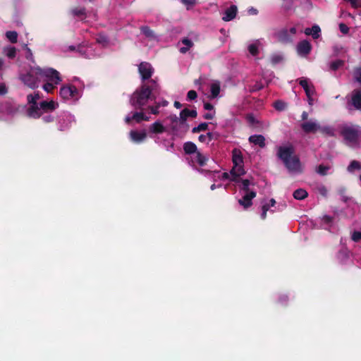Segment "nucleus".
<instances>
[{"mask_svg":"<svg viewBox=\"0 0 361 361\" xmlns=\"http://www.w3.org/2000/svg\"><path fill=\"white\" fill-rule=\"evenodd\" d=\"M159 92V86L154 80L143 83L132 94L130 103L135 109L142 111L149 100H155Z\"/></svg>","mask_w":361,"mask_h":361,"instance_id":"1","label":"nucleus"},{"mask_svg":"<svg viewBox=\"0 0 361 361\" xmlns=\"http://www.w3.org/2000/svg\"><path fill=\"white\" fill-rule=\"evenodd\" d=\"M293 146H280L278 147L277 156L283 161L289 171L301 172V163L298 156L294 155Z\"/></svg>","mask_w":361,"mask_h":361,"instance_id":"2","label":"nucleus"},{"mask_svg":"<svg viewBox=\"0 0 361 361\" xmlns=\"http://www.w3.org/2000/svg\"><path fill=\"white\" fill-rule=\"evenodd\" d=\"M232 161L233 166L230 171L231 175V180L234 182H238L240 180L238 178L245 173V171L243 168V154L240 149L235 148L233 149Z\"/></svg>","mask_w":361,"mask_h":361,"instance_id":"3","label":"nucleus"},{"mask_svg":"<svg viewBox=\"0 0 361 361\" xmlns=\"http://www.w3.org/2000/svg\"><path fill=\"white\" fill-rule=\"evenodd\" d=\"M39 66L31 67L25 73L20 75V80L27 87L35 90L39 87L41 77L39 76Z\"/></svg>","mask_w":361,"mask_h":361,"instance_id":"4","label":"nucleus"},{"mask_svg":"<svg viewBox=\"0 0 361 361\" xmlns=\"http://www.w3.org/2000/svg\"><path fill=\"white\" fill-rule=\"evenodd\" d=\"M39 71L41 79L46 78L55 85H58L61 81L59 72L52 68H41L39 67Z\"/></svg>","mask_w":361,"mask_h":361,"instance_id":"5","label":"nucleus"},{"mask_svg":"<svg viewBox=\"0 0 361 361\" xmlns=\"http://www.w3.org/2000/svg\"><path fill=\"white\" fill-rule=\"evenodd\" d=\"M358 133L357 129L350 126H343L341 130V135L343 138L351 143H355L358 141Z\"/></svg>","mask_w":361,"mask_h":361,"instance_id":"6","label":"nucleus"},{"mask_svg":"<svg viewBox=\"0 0 361 361\" xmlns=\"http://www.w3.org/2000/svg\"><path fill=\"white\" fill-rule=\"evenodd\" d=\"M138 71L140 74L142 80L145 81L152 77L154 69L149 63L144 61L139 64Z\"/></svg>","mask_w":361,"mask_h":361,"instance_id":"7","label":"nucleus"},{"mask_svg":"<svg viewBox=\"0 0 361 361\" xmlns=\"http://www.w3.org/2000/svg\"><path fill=\"white\" fill-rule=\"evenodd\" d=\"M78 94V89L72 85L63 86L60 89V95L64 99L74 98L77 97Z\"/></svg>","mask_w":361,"mask_h":361,"instance_id":"8","label":"nucleus"},{"mask_svg":"<svg viewBox=\"0 0 361 361\" xmlns=\"http://www.w3.org/2000/svg\"><path fill=\"white\" fill-rule=\"evenodd\" d=\"M257 192L255 191L245 192L243 197L238 200V203L243 206L244 209H248L252 206V199L255 198Z\"/></svg>","mask_w":361,"mask_h":361,"instance_id":"9","label":"nucleus"},{"mask_svg":"<svg viewBox=\"0 0 361 361\" xmlns=\"http://www.w3.org/2000/svg\"><path fill=\"white\" fill-rule=\"evenodd\" d=\"M299 85L303 88L305 94L308 99L315 93V89L312 83H310L307 78H302L299 79Z\"/></svg>","mask_w":361,"mask_h":361,"instance_id":"10","label":"nucleus"},{"mask_svg":"<svg viewBox=\"0 0 361 361\" xmlns=\"http://www.w3.org/2000/svg\"><path fill=\"white\" fill-rule=\"evenodd\" d=\"M300 127L302 130L307 134L314 133L318 131V129L319 128V124L314 121H309L302 123Z\"/></svg>","mask_w":361,"mask_h":361,"instance_id":"11","label":"nucleus"},{"mask_svg":"<svg viewBox=\"0 0 361 361\" xmlns=\"http://www.w3.org/2000/svg\"><path fill=\"white\" fill-rule=\"evenodd\" d=\"M311 49L312 46L307 40L300 42L297 46V51L300 55L306 56L310 54Z\"/></svg>","mask_w":361,"mask_h":361,"instance_id":"12","label":"nucleus"},{"mask_svg":"<svg viewBox=\"0 0 361 361\" xmlns=\"http://www.w3.org/2000/svg\"><path fill=\"white\" fill-rule=\"evenodd\" d=\"M276 37L279 42L288 44L293 42V38L287 29H282L276 33Z\"/></svg>","mask_w":361,"mask_h":361,"instance_id":"13","label":"nucleus"},{"mask_svg":"<svg viewBox=\"0 0 361 361\" xmlns=\"http://www.w3.org/2000/svg\"><path fill=\"white\" fill-rule=\"evenodd\" d=\"M197 112L195 109H188L185 108L180 113V123L184 124L188 117L196 118Z\"/></svg>","mask_w":361,"mask_h":361,"instance_id":"14","label":"nucleus"},{"mask_svg":"<svg viewBox=\"0 0 361 361\" xmlns=\"http://www.w3.org/2000/svg\"><path fill=\"white\" fill-rule=\"evenodd\" d=\"M237 11V6L235 5H231L225 11L224 16L222 17V20L225 22H228L233 20L236 16Z\"/></svg>","mask_w":361,"mask_h":361,"instance_id":"15","label":"nucleus"},{"mask_svg":"<svg viewBox=\"0 0 361 361\" xmlns=\"http://www.w3.org/2000/svg\"><path fill=\"white\" fill-rule=\"evenodd\" d=\"M147 137V133L145 130L139 132L137 130H131L130 132V140L135 143L142 142Z\"/></svg>","mask_w":361,"mask_h":361,"instance_id":"16","label":"nucleus"},{"mask_svg":"<svg viewBox=\"0 0 361 361\" xmlns=\"http://www.w3.org/2000/svg\"><path fill=\"white\" fill-rule=\"evenodd\" d=\"M26 114L29 118L35 119H37L42 116L41 109L38 104L30 106L27 109Z\"/></svg>","mask_w":361,"mask_h":361,"instance_id":"17","label":"nucleus"},{"mask_svg":"<svg viewBox=\"0 0 361 361\" xmlns=\"http://www.w3.org/2000/svg\"><path fill=\"white\" fill-rule=\"evenodd\" d=\"M248 140L250 143L258 145L261 148H264L266 145L265 137L262 135H253L249 137Z\"/></svg>","mask_w":361,"mask_h":361,"instance_id":"18","label":"nucleus"},{"mask_svg":"<svg viewBox=\"0 0 361 361\" xmlns=\"http://www.w3.org/2000/svg\"><path fill=\"white\" fill-rule=\"evenodd\" d=\"M149 131L154 134H161L166 131V128L158 121L149 126Z\"/></svg>","mask_w":361,"mask_h":361,"instance_id":"19","label":"nucleus"},{"mask_svg":"<svg viewBox=\"0 0 361 361\" xmlns=\"http://www.w3.org/2000/svg\"><path fill=\"white\" fill-rule=\"evenodd\" d=\"M39 106L41 110L47 112L50 111H54L56 108L58 104H56L54 101H43L39 103Z\"/></svg>","mask_w":361,"mask_h":361,"instance_id":"20","label":"nucleus"},{"mask_svg":"<svg viewBox=\"0 0 361 361\" xmlns=\"http://www.w3.org/2000/svg\"><path fill=\"white\" fill-rule=\"evenodd\" d=\"M183 150L186 154H196L197 151V147L196 145L192 142H186L183 145Z\"/></svg>","mask_w":361,"mask_h":361,"instance_id":"21","label":"nucleus"},{"mask_svg":"<svg viewBox=\"0 0 361 361\" xmlns=\"http://www.w3.org/2000/svg\"><path fill=\"white\" fill-rule=\"evenodd\" d=\"M352 104L356 109H361V92L357 90L352 96Z\"/></svg>","mask_w":361,"mask_h":361,"instance_id":"22","label":"nucleus"},{"mask_svg":"<svg viewBox=\"0 0 361 361\" xmlns=\"http://www.w3.org/2000/svg\"><path fill=\"white\" fill-rule=\"evenodd\" d=\"M181 43L183 44L184 45H185V47H183L180 49V52L181 54H185L187 53L189 49L193 47L194 45V43L192 42V41L190 39H188V37H184L181 39Z\"/></svg>","mask_w":361,"mask_h":361,"instance_id":"23","label":"nucleus"},{"mask_svg":"<svg viewBox=\"0 0 361 361\" xmlns=\"http://www.w3.org/2000/svg\"><path fill=\"white\" fill-rule=\"evenodd\" d=\"M195 160L200 166H204L207 164V162L209 161V158L207 156L202 154L200 152H197L195 154Z\"/></svg>","mask_w":361,"mask_h":361,"instance_id":"24","label":"nucleus"},{"mask_svg":"<svg viewBox=\"0 0 361 361\" xmlns=\"http://www.w3.org/2000/svg\"><path fill=\"white\" fill-rule=\"evenodd\" d=\"M293 195L295 199L302 200L307 197L308 193L305 190L299 188L294 191Z\"/></svg>","mask_w":361,"mask_h":361,"instance_id":"25","label":"nucleus"},{"mask_svg":"<svg viewBox=\"0 0 361 361\" xmlns=\"http://www.w3.org/2000/svg\"><path fill=\"white\" fill-rule=\"evenodd\" d=\"M211 91V99H214L218 97L220 93V85L219 83L214 82L211 85L210 87Z\"/></svg>","mask_w":361,"mask_h":361,"instance_id":"26","label":"nucleus"},{"mask_svg":"<svg viewBox=\"0 0 361 361\" xmlns=\"http://www.w3.org/2000/svg\"><path fill=\"white\" fill-rule=\"evenodd\" d=\"M361 169V163L357 160H353L347 167L349 173H353L355 170Z\"/></svg>","mask_w":361,"mask_h":361,"instance_id":"27","label":"nucleus"},{"mask_svg":"<svg viewBox=\"0 0 361 361\" xmlns=\"http://www.w3.org/2000/svg\"><path fill=\"white\" fill-rule=\"evenodd\" d=\"M132 118H134V121H135L137 123H140L142 121L149 120V118L144 114L142 111L135 112L132 116Z\"/></svg>","mask_w":361,"mask_h":361,"instance_id":"28","label":"nucleus"},{"mask_svg":"<svg viewBox=\"0 0 361 361\" xmlns=\"http://www.w3.org/2000/svg\"><path fill=\"white\" fill-rule=\"evenodd\" d=\"M353 77L354 81L361 84V66H355L353 71Z\"/></svg>","mask_w":361,"mask_h":361,"instance_id":"29","label":"nucleus"},{"mask_svg":"<svg viewBox=\"0 0 361 361\" xmlns=\"http://www.w3.org/2000/svg\"><path fill=\"white\" fill-rule=\"evenodd\" d=\"M345 64V61L343 60H341V59H338V60H336L334 61H332L331 63H330V69L331 71H337L338 68H341L342 66H343Z\"/></svg>","mask_w":361,"mask_h":361,"instance_id":"30","label":"nucleus"},{"mask_svg":"<svg viewBox=\"0 0 361 361\" xmlns=\"http://www.w3.org/2000/svg\"><path fill=\"white\" fill-rule=\"evenodd\" d=\"M318 130L324 135H326L329 136L334 135V130L330 126H319V128L318 129Z\"/></svg>","mask_w":361,"mask_h":361,"instance_id":"31","label":"nucleus"},{"mask_svg":"<svg viewBox=\"0 0 361 361\" xmlns=\"http://www.w3.org/2000/svg\"><path fill=\"white\" fill-rule=\"evenodd\" d=\"M6 37L11 43L14 44L18 41V33L16 31H7Z\"/></svg>","mask_w":361,"mask_h":361,"instance_id":"32","label":"nucleus"},{"mask_svg":"<svg viewBox=\"0 0 361 361\" xmlns=\"http://www.w3.org/2000/svg\"><path fill=\"white\" fill-rule=\"evenodd\" d=\"M141 32L143 35H145L147 37L153 38L154 37V31L150 29L148 26H142L140 28Z\"/></svg>","mask_w":361,"mask_h":361,"instance_id":"33","label":"nucleus"},{"mask_svg":"<svg viewBox=\"0 0 361 361\" xmlns=\"http://www.w3.org/2000/svg\"><path fill=\"white\" fill-rule=\"evenodd\" d=\"M71 13L74 16H85V8H74L71 10Z\"/></svg>","mask_w":361,"mask_h":361,"instance_id":"34","label":"nucleus"},{"mask_svg":"<svg viewBox=\"0 0 361 361\" xmlns=\"http://www.w3.org/2000/svg\"><path fill=\"white\" fill-rule=\"evenodd\" d=\"M207 128H208V123H201L197 126L194 127L192 128V132L193 133H200L201 131H204V130H207Z\"/></svg>","mask_w":361,"mask_h":361,"instance_id":"35","label":"nucleus"},{"mask_svg":"<svg viewBox=\"0 0 361 361\" xmlns=\"http://www.w3.org/2000/svg\"><path fill=\"white\" fill-rule=\"evenodd\" d=\"M5 53L8 58L14 59L16 56V49L14 47H10L5 49Z\"/></svg>","mask_w":361,"mask_h":361,"instance_id":"36","label":"nucleus"},{"mask_svg":"<svg viewBox=\"0 0 361 361\" xmlns=\"http://www.w3.org/2000/svg\"><path fill=\"white\" fill-rule=\"evenodd\" d=\"M329 169L330 167L329 166L320 164L317 166L316 171L318 174L324 176L327 174V171Z\"/></svg>","mask_w":361,"mask_h":361,"instance_id":"37","label":"nucleus"},{"mask_svg":"<svg viewBox=\"0 0 361 361\" xmlns=\"http://www.w3.org/2000/svg\"><path fill=\"white\" fill-rule=\"evenodd\" d=\"M240 180L242 183L241 190L244 192H249L252 191L250 189V181L248 179H242Z\"/></svg>","mask_w":361,"mask_h":361,"instance_id":"38","label":"nucleus"},{"mask_svg":"<svg viewBox=\"0 0 361 361\" xmlns=\"http://www.w3.org/2000/svg\"><path fill=\"white\" fill-rule=\"evenodd\" d=\"M274 107L278 111H283L286 108V104L281 100H277L274 103Z\"/></svg>","mask_w":361,"mask_h":361,"instance_id":"39","label":"nucleus"},{"mask_svg":"<svg viewBox=\"0 0 361 361\" xmlns=\"http://www.w3.org/2000/svg\"><path fill=\"white\" fill-rule=\"evenodd\" d=\"M321 32V29L319 25H314L312 27V36L313 39H318L319 37V33Z\"/></svg>","mask_w":361,"mask_h":361,"instance_id":"40","label":"nucleus"},{"mask_svg":"<svg viewBox=\"0 0 361 361\" xmlns=\"http://www.w3.org/2000/svg\"><path fill=\"white\" fill-rule=\"evenodd\" d=\"M248 51L252 56H257L259 53L258 47L256 44H251L248 46Z\"/></svg>","mask_w":361,"mask_h":361,"instance_id":"41","label":"nucleus"},{"mask_svg":"<svg viewBox=\"0 0 361 361\" xmlns=\"http://www.w3.org/2000/svg\"><path fill=\"white\" fill-rule=\"evenodd\" d=\"M42 87L44 91L49 93V92H51L56 88V85H55V84L48 82L45 83Z\"/></svg>","mask_w":361,"mask_h":361,"instance_id":"42","label":"nucleus"},{"mask_svg":"<svg viewBox=\"0 0 361 361\" xmlns=\"http://www.w3.org/2000/svg\"><path fill=\"white\" fill-rule=\"evenodd\" d=\"M159 107H161V104H157V102H155V105L154 106H148L149 109L150 110V112L152 114H154V115L159 114Z\"/></svg>","mask_w":361,"mask_h":361,"instance_id":"43","label":"nucleus"},{"mask_svg":"<svg viewBox=\"0 0 361 361\" xmlns=\"http://www.w3.org/2000/svg\"><path fill=\"white\" fill-rule=\"evenodd\" d=\"M270 206H269V204H264L262 207V212L261 214V219H265L267 218V212L270 209Z\"/></svg>","mask_w":361,"mask_h":361,"instance_id":"44","label":"nucleus"},{"mask_svg":"<svg viewBox=\"0 0 361 361\" xmlns=\"http://www.w3.org/2000/svg\"><path fill=\"white\" fill-rule=\"evenodd\" d=\"M283 60V57L279 54H274L271 57V62L273 65L280 63Z\"/></svg>","mask_w":361,"mask_h":361,"instance_id":"45","label":"nucleus"},{"mask_svg":"<svg viewBox=\"0 0 361 361\" xmlns=\"http://www.w3.org/2000/svg\"><path fill=\"white\" fill-rule=\"evenodd\" d=\"M351 238L354 242L360 241L361 240V232L360 231H354L352 234Z\"/></svg>","mask_w":361,"mask_h":361,"instance_id":"46","label":"nucleus"},{"mask_svg":"<svg viewBox=\"0 0 361 361\" xmlns=\"http://www.w3.org/2000/svg\"><path fill=\"white\" fill-rule=\"evenodd\" d=\"M27 104H30V106H35V105L37 104V101L32 97V94L27 95Z\"/></svg>","mask_w":361,"mask_h":361,"instance_id":"47","label":"nucleus"},{"mask_svg":"<svg viewBox=\"0 0 361 361\" xmlns=\"http://www.w3.org/2000/svg\"><path fill=\"white\" fill-rule=\"evenodd\" d=\"M197 97V94L195 90H190L187 94V98L189 100H194Z\"/></svg>","mask_w":361,"mask_h":361,"instance_id":"48","label":"nucleus"},{"mask_svg":"<svg viewBox=\"0 0 361 361\" xmlns=\"http://www.w3.org/2000/svg\"><path fill=\"white\" fill-rule=\"evenodd\" d=\"M26 50H27V52H26L25 58L27 60H30V61H31L32 62L34 63L35 62L34 57H33V55H32L31 49L26 46Z\"/></svg>","mask_w":361,"mask_h":361,"instance_id":"49","label":"nucleus"},{"mask_svg":"<svg viewBox=\"0 0 361 361\" xmlns=\"http://www.w3.org/2000/svg\"><path fill=\"white\" fill-rule=\"evenodd\" d=\"M339 30L343 34H348L349 32V27L345 23L339 24Z\"/></svg>","mask_w":361,"mask_h":361,"instance_id":"50","label":"nucleus"},{"mask_svg":"<svg viewBox=\"0 0 361 361\" xmlns=\"http://www.w3.org/2000/svg\"><path fill=\"white\" fill-rule=\"evenodd\" d=\"M332 221H333V217H331L329 215H324L322 217V221L327 225H329L330 224H331Z\"/></svg>","mask_w":361,"mask_h":361,"instance_id":"51","label":"nucleus"},{"mask_svg":"<svg viewBox=\"0 0 361 361\" xmlns=\"http://www.w3.org/2000/svg\"><path fill=\"white\" fill-rule=\"evenodd\" d=\"M8 92V89L4 83H0V95H5Z\"/></svg>","mask_w":361,"mask_h":361,"instance_id":"52","label":"nucleus"},{"mask_svg":"<svg viewBox=\"0 0 361 361\" xmlns=\"http://www.w3.org/2000/svg\"><path fill=\"white\" fill-rule=\"evenodd\" d=\"M54 118V116H52L51 115H46V116H42V120L46 123L53 122Z\"/></svg>","mask_w":361,"mask_h":361,"instance_id":"53","label":"nucleus"},{"mask_svg":"<svg viewBox=\"0 0 361 361\" xmlns=\"http://www.w3.org/2000/svg\"><path fill=\"white\" fill-rule=\"evenodd\" d=\"M206 135H207V139L208 140L207 142L216 138V134L214 133H211V132L207 133Z\"/></svg>","mask_w":361,"mask_h":361,"instance_id":"54","label":"nucleus"},{"mask_svg":"<svg viewBox=\"0 0 361 361\" xmlns=\"http://www.w3.org/2000/svg\"><path fill=\"white\" fill-rule=\"evenodd\" d=\"M204 109L205 110L210 111V110H212L214 109V106L211 103H209V102H205L204 104Z\"/></svg>","mask_w":361,"mask_h":361,"instance_id":"55","label":"nucleus"},{"mask_svg":"<svg viewBox=\"0 0 361 361\" xmlns=\"http://www.w3.org/2000/svg\"><path fill=\"white\" fill-rule=\"evenodd\" d=\"M214 113H207L203 116V118L207 120H210L214 117Z\"/></svg>","mask_w":361,"mask_h":361,"instance_id":"56","label":"nucleus"},{"mask_svg":"<svg viewBox=\"0 0 361 361\" xmlns=\"http://www.w3.org/2000/svg\"><path fill=\"white\" fill-rule=\"evenodd\" d=\"M181 1L185 5H193L195 3V0H181Z\"/></svg>","mask_w":361,"mask_h":361,"instance_id":"57","label":"nucleus"},{"mask_svg":"<svg viewBox=\"0 0 361 361\" xmlns=\"http://www.w3.org/2000/svg\"><path fill=\"white\" fill-rule=\"evenodd\" d=\"M169 118L172 123L180 121V118H178L176 115L171 116Z\"/></svg>","mask_w":361,"mask_h":361,"instance_id":"58","label":"nucleus"},{"mask_svg":"<svg viewBox=\"0 0 361 361\" xmlns=\"http://www.w3.org/2000/svg\"><path fill=\"white\" fill-rule=\"evenodd\" d=\"M198 140L201 142H207V135H200L198 137Z\"/></svg>","mask_w":361,"mask_h":361,"instance_id":"59","label":"nucleus"},{"mask_svg":"<svg viewBox=\"0 0 361 361\" xmlns=\"http://www.w3.org/2000/svg\"><path fill=\"white\" fill-rule=\"evenodd\" d=\"M229 178V174L226 172L222 173L221 179L223 180H227Z\"/></svg>","mask_w":361,"mask_h":361,"instance_id":"60","label":"nucleus"},{"mask_svg":"<svg viewBox=\"0 0 361 361\" xmlns=\"http://www.w3.org/2000/svg\"><path fill=\"white\" fill-rule=\"evenodd\" d=\"M32 97L37 102V100H39L41 98L39 92H35L34 94H32Z\"/></svg>","mask_w":361,"mask_h":361,"instance_id":"61","label":"nucleus"},{"mask_svg":"<svg viewBox=\"0 0 361 361\" xmlns=\"http://www.w3.org/2000/svg\"><path fill=\"white\" fill-rule=\"evenodd\" d=\"M290 35H291V37H293V35H295L296 34V28L293 27H291L289 30H288Z\"/></svg>","mask_w":361,"mask_h":361,"instance_id":"62","label":"nucleus"},{"mask_svg":"<svg viewBox=\"0 0 361 361\" xmlns=\"http://www.w3.org/2000/svg\"><path fill=\"white\" fill-rule=\"evenodd\" d=\"M301 118L302 121H306L308 118V114L306 111H303L301 115Z\"/></svg>","mask_w":361,"mask_h":361,"instance_id":"63","label":"nucleus"},{"mask_svg":"<svg viewBox=\"0 0 361 361\" xmlns=\"http://www.w3.org/2000/svg\"><path fill=\"white\" fill-rule=\"evenodd\" d=\"M174 106L176 108V109H180L182 107V104H180L179 102L178 101H175L174 102Z\"/></svg>","mask_w":361,"mask_h":361,"instance_id":"64","label":"nucleus"}]
</instances>
